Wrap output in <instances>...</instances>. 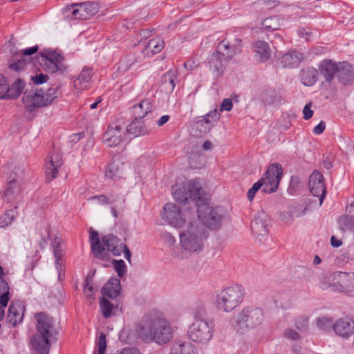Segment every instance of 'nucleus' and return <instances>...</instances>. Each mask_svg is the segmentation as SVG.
Segmentation results:
<instances>
[{
    "mask_svg": "<svg viewBox=\"0 0 354 354\" xmlns=\"http://www.w3.org/2000/svg\"><path fill=\"white\" fill-rule=\"evenodd\" d=\"M174 198L180 203L185 204L189 201L197 206L198 220L204 227L216 230L221 225V216L215 208H211L208 204L204 189L196 180H189L186 185L176 184L171 187Z\"/></svg>",
    "mask_w": 354,
    "mask_h": 354,
    "instance_id": "f257e3e1",
    "label": "nucleus"
},
{
    "mask_svg": "<svg viewBox=\"0 0 354 354\" xmlns=\"http://www.w3.org/2000/svg\"><path fill=\"white\" fill-rule=\"evenodd\" d=\"M135 332L145 343L166 344L173 337L169 323L163 314L156 309L145 313L135 324Z\"/></svg>",
    "mask_w": 354,
    "mask_h": 354,
    "instance_id": "f03ea898",
    "label": "nucleus"
},
{
    "mask_svg": "<svg viewBox=\"0 0 354 354\" xmlns=\"http://www.w3.org/2000/svg\"><path fill=\"white\" fill-rule=\"evenodd\" d=\"M35 317L37 333L32 337L31 346L37 354H48L50 339L57 333L53 320L42 312L38 313Z\"/></svg>",
    "mask_w": 354,
    "mask_h": 354,
    "instance_id": "7ed1b4c3",
    "label": "nucleus"
},
{
    "mask_svg": "<svg viewBox=\"0 0 354 354\" xmlns=\"http://www.w3.org/2000/svg\"><path fill=\"white\" fill-rule=\"evenodd\" d=\"M319 287L324 290L354 297V272L337 271L322 276Z\"/></svg>",
    "mask_w": 354,
    "mask_h": 354,
    "instance_id": "20e7f679",
    "label": "nucleus"
},
{
    "mask_svg": "<svg viewBox=\"0 0 354 354\" xmlns=\"http://www.w3.org/2000/svg\"><path fill=\"white\" fill-rule=\"evenodd\" d=\"M283 175V168L279 163H272L263 174L262 177L252 187L249 189L247 193V198L249 201H252L256 193L261 190L266 194H271L276 192L281 178Z\"/></svg>",
    "mask_w": 354,
    "mask_h": 354,
    "instance_id": "39448f33",
    "label": "nucleus"
},
{
    "mask_svg": "<svg viewBox=\"0 0 354 354\" xmlns=\"http://www.w3.org/2000/svg\"><path fill=\"white\" fill-rule=\"evenodd\" d=\"M182 247L189 252L202 251L203 241L207 238L205 228L198 221H190L186 229L180 234Z\"/></svg>",
    "mask_w": 354,
    "mask_h": 354,
    "instance_id": "423d86ee",
    "label": "nucleus"
},
{
    "mask_svg": "<svg viewBox=\"0 0 354 354\" xmlns=\"http://www.w3.org/2000/svg\"><path fill=\"white\" fill-rule=\"evenodd\" d=\"M239 53V46H230L229 41L225 39L218 43L216 51L212 54L209 59V68L214 76H222L225 68V63Z\"/></svg>",
    "mask_w": 354,
    "mask_h": 354,
    "instance_id": "0eeeda50",
    "label": "nucleus"
},
{
    "mask_svg": "<svg viewBox=\"0 0 354 354\" xmlns=\"http://www.w3.org/2000/svg\"><path fill=\"white\" fill-rule=\"evenodd\" d=\"M244 295V288L238 284L223 288L216 296L217 309L225 313L232 311L241 304Z\"/></svg>",
    "mask_w": 354,
    "mask_h": 354,
    "instance_id": "6e6552de",
    "label": "nucleus"
},
{
    "mask_svg": "<svg viewBox=\"0 0 354 354\" xmlns=\"http://www.w3.org/2000/svg\"><path fill=\"white\" fill-rule=\"evenodd\" d=\"M263 319L264 315L261 308L248 306L238 313L232 326L236 332L243 333L247 330L260 325Z\"/></svg>",
    "mask_w": 354,
    "mask_h": 354,
    "instance_id": "1a4fd4ad",
    "label": "nucleus"
},
{
    "mask_svg": "<svg viewBox=\"0 0 354 354\" xmlns=\"http://www.w3.org/2000/svg\"><path fill=\"white\" fill-rule=\"evenodd\" d=\"M58 96L57 88H50L45 93L42 90L30 91L24 93L23 102L25 106L32 111V109H39L50 104Z\"/></svg>",
    "mask_w": 354,
    "mask_h": 354,
    "instance_id": "9d476101",
    "label": "nucleus"
},
{
    "mask_svg": "<svg viewBox=\"0 0 354 354\" xmlns=\"http://www.w3.org/2000/svg\"><path fill=\"white\" fill-rule=\"evenodd\" d=\"M214 324L212 321L195 318L189 326L187 334L193 342L205 343L212 337Z\"/></svg>",
    "mask_w": 354,
    "mask_h": 354,
    "instance_id": "9b49d317",
    "label": "nucleus"
},
{
    "mask_svg": "<svg viewBox=\"0 0 354 354\" xmlns=\"http://www.w3.org/2000/svg\"><path fill=\"white\" fill-rule=\"evenodd\" d=\"M97 11V5L90 1L72 4L63 8L65 17L71 19L87 20Z\"/></svg>",
    "mask_w": 354,
    "mask_h": 354,
    "instance_id": "f8f14e48",
    "label": "nucleus"
},
{
    "mask_svg": "<svg viewBox=\"0 0 354 354\" xmlns=\"http://www.w3.org/2000/svg\"><path fill=\"white\" fill-rule=\"evenodd\" d=\"M126 121L122 117L117 118L114 123L109 125L107 130L103 135V141L109 147L118 146L124 135L123 131L126 126Z\"/></svg>",
    "mask_w": 354,
    "mask_h": 354,
    "instance_id": "ddd939ff",
    "label": "nucleus"
},
{
    "mask_svg": "<svg viewBox=\"0 0 354 354\" xmlns=\"http://www.w3.org/2000/svg\"><path fill=\"white\" fill-rule=\"evenodd\" d=\"M220 118V112H207L204 115L197 118L192 127L194 136L201 137L210 131Z\"/></svg>",
    "mask_w": 354,
    "mask_h": 354,
    "instance_id": "4468645a",
    "label": "nucleus"
},
{
    "mask_svg": "<svg viewBox=\"0 0 354 354\" xmlns=\"http://www.w3.org/2000/svg\"><path fill=\"white\" fill-rule=\"evenodd\" d=\"M162 219L175 227H183L186 222V216L176 204L168 203L164 205Z\"/></svg>",
    "mask_w": 354,
    "mask_h": 354,
    "instance_id": "2eb2a0df",
    "label": "nucleus"
},
{
    "mask_svg": "<svg viewBox=\"0 0 354 354\" xmlns=\"http://www.w3.org/2000/svg\"><path fill=\"white\" fill-rule=\"evenodd\" d=\"M25 82L17 79L10 87L7 78L0 75V99H15L19 96L24 88Z\"/></svg>",
    "mask_w": 354,
    "mask_h": 354,
    "instance_id": "dca6fc26",
    "label": "nucleus"
},
{
    "mask_svg": "<svg viewBox=\"0 0 354 354\" xmlns=\"http://www.w3.org/2000/svg\"><path fill=\"white\" fill-rule=\"evenodd\" d=\"M308 186L313 196L318 197L322 205L325 199L326 189L324 183V177L321 172L315 170L309 177Z\"/></svg>",
    "mask_w": 354,
    "mask_h": 354,
    "instance_id": "f3484780",
    "label": "nucleus"
},
{
    "mask_svg": "<svg viewBox=\"0 0 354 354\" xmlns=\"http://www.w3.org/2000/svg\"><path fill=\"white\" fill-rule=\"evenodd\" d=\"M26 307L24 304L19 300L11 301L7 316V322L12 326L15 327L22 322Z\"/></svg>",
    "mask_w": 354,
    "mask_h": 354,
    "instance_id": "a211bd4d",
    "label": "nucleus"
},
{
    "mask_svg": "<svg viewBox=\"0 0 354 354\" xmlns=\"http://www.w3.org/2000/svg\"><path fill=\"white\" fill-rule=\"evenodd\" d=\"M89 234L91 249L93 256L98 259H106L108 257V253L105 248L106 245L101 243L98 232L91 227Z\"/></svg>",
    "mask_w": 354,
    "mask_h": 354,
    "instance_id": "6ab92c4d",
    "label": "nucleus"
},
{
    "mask_svg": "<svg viewBox=\"0 0 354 354\" xmlns=\"http://www.w3.org/2000/svg\"><path fill=\"white\" fill-rule=\"evenodd\" d=\"M338 67L339 63L337 64L332 59H324L319 63V71L325 81L330 83L337 75Z\"/></svg>",
    "mask_w": 354,
    "mask_h": 354,
    "instance_id": "aec40b11",
    "label": "nucleus"
},
{
    "mask_svg": "<svg viewBox=\"0 0 354 354\" xmlns=\"http://www.w3.org/2000/svg\"><path fill=\"white\" fill-rule=\"evenodd\" d=\"M335 334L343 338H348L354 333V323L348 318H341L333 326Z\"/></svg>",
    "mask_w": 354,
    "mask_h": 354,
    "instance_id": "412c9836",
    "label": "nucleus"
},
{
    "mask_svg": "<svg viewBox=\"0 0 354 354\" xmlns=\"http://www.w3.org/2000/svg\"><path fill=\"white\" fill-rule=\"evenodd\" d=\"M251 230L254 234L264 236L268 234L267 215L264 212H259L255 214L251 221Z\"/></svg>",
    "mask_w": 354,
    "mask_h": 354,
    "instance_id": "4be33fe9",
    "label": "nucleus"
},
{
    "mask_svg": "<svg viewBox=\"0 0 354 354\" xmlns=\"http://www.w3.org/2000/svg\"><path fill=\"white\" fill-rule=\"evenodd\" d=\"M21 187L19 181L10 176L8 180L7 187L3 194L2 198L6 203H10L17 198L21 193Z\"/></svg>",
    "mask_w": 354,
    "mask_h": 354,
    "instance_id": "5701e85b",
    "label": "nucleus"
},
{
    "mask_svg": "<svg viewBox=\"0 0 354 354\" xmlns=\"http://www.w3.org/2000/svg\"><path fill=\"white\" fill-rule=\"evenodd\" d=\"M337 76L339 81L344 85L350 84L354 81V70L348 62H339Z\"/></svg>",
    "mask_w": 354,
    "mask_h": 354,
    "instance_id": "b1692460",
    "label": "nucleus"
},
{
    "mask_svg": "<svg viewBox=\"0 0 354 354\" xmlns=\"http://www.w3.org/2000/svg\"><path fill=\"white\" fill-rule=\"evenodd\" d=\"M102 241L114 256H120L122 254V245H124L121 240L113 234L104 235L102 237Z\"/></svg>",
    "mask_w": 354,
    "mask_h": 354,
    "instance_id": "393cba45",
    "label": "nucleus"
},
{
    "mask_svg": "<svg viewBox=\"0 0 354 354\" xmlns=\"http://www.w3.org/2000/svg\"><path fill=\"white\" fill-rule=\"evenodd\" d=\"M126 131L134 137L147 135L149 130L142 118H135L129 125L125 126Z\"/></svg>",
    "mask_w": 354,
    "mask_h": 354,
    "instance_id": "a878e982",
    "label": "nucleus"
},
{
    "mask_svg": "<svg viewBox=\"0 0 354 354\" xmlns=\"http://www.w3.org/2000/svg\"><path fill=\"white\" fill-rule=\"evenodd\" d=\"M121 290L120 281L118 278L111 277L102 288V292L109 298H116Z\"/></svg>",
    "mask_w": 354,
    "mask_h": 354,
    "instance_id": "bb28decb",
    "label": "nucleus"
},
{
    "mask_svg": "<svg viewBox=\"0 0 354 354\" xmlns=\"http://www.w3.org/2000/svg\"><path fill=\"white\" fill-rule=\"evenodd\" d=\"M303 58V55L299 52L290 50L281 57L280 64L284 68L295 67L299 64Z\"/></svg>",
    "mask_w": 354,
    "mask_h": 354,
    "instance_id": "cd10ccee",
    "label": "nucleus"
},
{
    "mask_svg": "<svg viewBox=\"0 0 354 354\" xmlns=\"http://www.w3.org/2000/svg\"><path fill=\"white\" fill-rule=\"evenodd\" d=\"M177 78L176 71L169 70L166 72L161 77L162 89L167 93H172L175 88Z\"/></svg>",
    "mask_w": 354,
    "mask_h": 354,
    "instance_id": "c85d7f7f",
    "label": "nucleus"
},
{
    "mask_svg": "<svg viewBox=\"0 0 354 354\" xmlns=\"http://www.w3.org/2000/svg\"><path fill=\"white\" fill-rule=\"evenodd\" d=\"M40 64L44 68V69L49 73L60 72L61 73H64L67 70V66L64 63L55 62L46 58H39Z\"/></svg>",
    "mask_w": 354,
    "mask_h": 354,
    "instance_id": "c756f323",
    "label": "nucleus"
},
{
    "mask_svg": "<svg viewBox=\"0 0 354 354\" xmlns=\"http://www.w3.org/2000/svg\"><path fill=\"white\" fill-rule=\"evenodd\" d=\"M317 71L313 67H307L300 72V77L302 84L305 86H313L317 80Z\"/></svg>",
    "mask_w": 354,
    "mask_h": 354,
    "instance_id": "7c9ffc66",
    "label": "nucleus"
},
{
    "mask_svg": "<svg viewBox=\"0 0 354 354\" xmlns=\"http://www.w3.org/2000/svg\"><path fill=\"white\" fill-rule=\"evenodd\" d=\"M254 51L256 53V56H258L259 61L263 62L268 60L270 57L269 45L266 41H256L254 44Z\"/></svg>",
    "mask_w": 354,
    "mask_h": 354,
    "instance_id": "2f4dec72",
    "label": "nucleus"
},
{
    "mask_svg": "<svg viewBox=\"0 0 354 354\" xmlns=\"http://www.w3.org/2000/svg\"><path fill=\"white\" fill-rule=\"evenodd\" d=\"M165 42L160 38L150 39L145 46L144 52L147 55H153L160 53L164 48Z\"/></svg>",
    "mask_w": 354,
    "mask_h": 354,
    "instance_id": "473e14b6",
    "label": "nucleus"
},
{
    "mask_svg": "<svg viewBox=\"0 0 354 354\" xmlns=\"http://www.w3.org/2000/svg\"><path fill=\"white\" fill-rule=\"evenodd\" d=\"M171 354H196V348L189 342L177 343L173 345Z\"/></svg>",
    "mask_w": 354,
    "mask_h": 354,
    "instance_id": "72a5a7b5",
    "label": "nucleus"
},
{
    "mask_svg": "<svg viewBox=\"0 0 354 354\" xmlns=\"http://www.w3.org/2000/svg\"><path fill=\"white\" fill-rule=\"evenodd\" d=\"M52 246L53 248V255L55 259V267L59 270L62 267L63 257L61 239L55 237L52 242Z\"/></svg>",
    "mask_w": 354,
    "mask_h": 354,
    "instance_id": "f704fd0d",
    "label": "nucleus"
},
{
    "mask_svg": "<svg viewBox=\"0 0 354 354\" xmlns=\"http://www.w3.org/2000/svg\"><path fill=\"white\" fill-rule=\"evenodd\" d=\"M339 229L342 232H353L354 230V216L346 214L338 219Z\"/></svg>",
    "mask_w": 354,
    "mask_h": 354,
    "instance_id": "c9c22d12",
    "label": "nucleus"
},
{
    "mask_svg": "<svg viewBox=\"0 0 354 354\" xmlns=\"http://www.w3.org/2000/svg\"><path fill=\"white\" fill-rule=\"evenodd\" d=\"M99 304L102 315L106 319L111 317L113 310L118 309L117 305H113L105 297L100 298Z\"/></svg>",
    "mask_w": 354,
    "mask_h": 354,
    "instance_id": "e433bc0d",
    "label": "nucleus"
},
{
    "mask_svg": "<svg viewBox=\"0 0 354 354\" xmlns=\"http://www.w3.org/2000/svg\"><path fill=\"white\" fill-rule=\"evenodd\" d=\"M17 206L7 210L3 214L0 216V227H6L10 225L17 218V212L16 211Z\"/></svg>",
    "mask_w": 354,
    "mask_h": 354,
    "instance_id": "4c0bfd02",
    "label": "nucleus"
},
{
    "mask_svg": "<svg viewBox=\"0 0 354 354\" xmlns=\"http://www.w3.org/2000/svg\"><path fill=\"white\" fill-rule=\"evenodd\" d=\"M262 28L266 30H275L280 28V19L278 16H272L265 19L261 23Z\"/></svg>",
    "mask_w": 354,
    "mask_h": 354,
    "instance_id": "58836bf2",
    "label": "nucleus"
},
{
    "mask_svg": "<svg viewBox=\"0 0 354 354\" xmlns=\"http://www.w3.org/2000/svg\"><path fill=\"white\" fill-rule=\"evenodd\" d=\"M334 322L332 318L322 316L317 318L316 324L319 329L328 332L333 330Z\"/></svg>",
    "mask_w": 354,
    "mask_h": 354,
    "instance_id": "ea45409f",
    "label": "nucleus"
},
{
    "mask_svg": "<svg viewBox=\"0 0 354 354\" xmlns=\"http://www.w3.org/2000/svg\"><path fill=\"white\" fill-rule=\"evenodd\" d=\"M136 62V57L134 54H129L123 57L118 65V70L121 72H125Z\"/></svg>",
    "mask_w": 354,
    "mask_h": 354,
    "instance_id": "a19ab883",
    "label": "nucleus"
},
{
    "mask_svg": "<svg viewBox=\"0 0 354 354\" xmlns=\"http://www.w3.org/2000/svg\"><path fill=\"white\" fill-rule=\"evenodd\" d=\"M105 175L107 178L115 179L120 177L122 171L119 168V165L115 162L112 161L107 165Z\"/></svg>",
    "mask_w": 354,
    "mask_h": 354,
    "instance_id": "79ce46f5",
    "label": "nucleus"
},
{
    "mask_svg": "<svg viewBox=\"0 0 354 354\" xmlns=\"http://www.w3.org/2000/svg\"><path fill=\"white\" fill-rule=\"evenodd\" d=\"M307 205L295 203L289 208L290 215L292 218H299L304 216L307 210Z\"/></svg>",
    "mask_w": 354,
    "mask_h": 354,
    "instance_id": "37998d69",
    "label": "nucleus"
},
{
    "mask_svg": "<svg viewBox=\"0 0 354 354\" xmlns=\"http://www.w3.org/2000/svg\"><path fill=\"white\" fill-rule=\"evenodd\" d=\"M119 339L121 342L128 344H133L136 341V335L127 329H123L121 331Z\"/></svg>",
    "mask_w": 354,
    "mask_h": 354,
    "instance_id": "c03bdc74",
    "label": "nucleus"
},
{
    "mask_svg": "<svg viewBox=\"0 0 354 354\" xmlns=\"http://www.w3.org/2000/svg\"><path fill=\"white\" fill-rule=\"evenodd\" d=\"M301 179L298 176H292L290 178V181L288 187V192L290 195L297 194L299 189Z\"/></svg>",
    "mask_w": 354,
    "mask_h": 354,
    "instance_id": "a18cd8bd",
    "label": "nucleus"
},
{
    "mask_svg": "<svg viewBox=\"0 0 354 354\" xmlns=\"http://www.w3.org/2000/svg\"><path fill=\"white\" fill-rule=\"evenodd\" d=\"M109 198L110 205H118L119 203L120 206H123L125 203V198L124 196H122L120 193H117L112 190L108 195Z\"/></svg>",
    "mask_w": 354,
    "mask_h": 354,
    "instance_id": "49530a36",
    "label": "nucleus"
},
{
    "mask_svg": "<svg viewBox=\"0 0 354 354\" xmlns=\"http://www.w3.org/2000/svg\"><path fill=\"white\" fill-rule=\"evenodd\" d=\"M91 77V69L90 68L84 67L78 78L75 81V84L79 85L82 83H88Z\"/></svg>",
    "mask_w": 354,
    "mask_h": 354,
    "instance_id": "de8ad7c7",
    "label": "nucleus"
},
{
    "mask_svg": "<svg viewBox=\"0 0 354 354\" xmlns=\"http://www.w3.org/2000/svg\"><path fill=\"white\" fill-rule=\"evenodd\" d=\"M113 264L114 269L118 273V277L122 278L127 273V268L124 261L122 259H113Z\"/></svg>",
    "mask_w": 354,
    "mask_h": 354,
    "instance_id": "09e8293b",
    "label": "nucleus"
},
{
    "mask_svg": "<svg viewBox=\"0 0 354 354\" xmlns=\"http://www.w3.org/2000/svg\"><path fill=\"white\" fill-rule=\"evenodd\" d=\"M50 60L64 63V57L59 53H57L54 51L46 50L40 55V59L46 58Z\"/></svg>",
    "mask_w": 354,
    "mask_h": 354,
    "instance_id": "8fccbe9b",
    "label": "nucleus"
},
{
    "mask_svg": "<svg viewBox=\"0 0 354 354\" xmlns=\"http://www.w3.org/2000/svg\"><path fill=\"white\" fill-rule=\"evenodd\" d=\"M59 167H55V165L52 164H46V181L50 182L52 181L55 178H56L57 174L58 173V169Z\"/></svg>",
    "mask_w": 354,
    "mask_h": 354,
    "instance_id": "3c124183",
    "label": "nucleus"
},
{
    "mask_svg": "<svg viewBox=\"0 0 354 354\" xmlns=\"http://www.w3.org/2000/svg\"><path fill=\"white\" fill-rule=\"evenodd\" d=\"M97 347V354H105L106 350V335L101 333L96 342Z\"/></svg>",
    "mask_w": 354,
    "mask_h": 354,
    "instance_id": "603ef678",
    "label": "nucleus"
},
{
    "mask_svg": "<svg viewBox=\"0 0 354 354\" xmlns=\"http://www.w3.org/2000/svg\"><path fill=\"white\" fill-rule=\"evenodd\" d=\"M295 326L300 331H306L308 328V318L304 316L298 317L295 321Z\"/></svg>",
    "mask_w": 354,
    "mask_h": 354,
    "instance_id": "864d4df0",
    "label": "nucleus"
},
{
    "mask_svg": "<svg viewBox=\"0 0 354 354\" xmlns=\"http://www.w3.org/2000/svg\"><path fill=\"white\" fill-rule=\"evenodd\" d=\"M342 257L346 262H354V244H351L342 251Z\"/></svg>",
    "mask_w": 354,
    "mask_h": 354,
    "instance_id": "5fc2aeb1",
    "label": "nucleus"
},
{
    "mask_svg": "<svg viewBox=\"0 0 354 354\" xmlns=\"http://www.w3.org/2000/svg\"><path fill=\"white\" fill-rule=\"evenodd\" d=\"M131 109H140L145 111H151L152 109V104L149 99H145L138 103H136L131 106Z\"/></svg>",
    "mask_w": 354,
    "mask_h": 354,
    "instance_id": "6e6d98bb",
    "label": "nucleus"
},
{
    "mask_svg": "<svg viewBox=\"0 0 354 354\" xmlns=\"http://www.w3.org/2000/svg\"><path fill=\"white\" fill-rule=\"evenodd\" d=\"M96 200L98 203V204L101 205H106L110 203L109 198L107 195L105 194H101V195H95L93 196H91L88 198V201H94Z\"/></svg>",
    "mask_w": 354,
    "mask_h": 354,
    "instance_id": "4d7b16f0",
    "label": "nucleus"
},
{
    "mask_svg": "<svg viewBox=\"0 0 354 354\" xmlns=\"http://www.w3.org/2000/svg\"><path fill=\"white\" fill-rule=\"evenodd\" d=\"M85 136L84 131L79 132L77 133L71 134L68 139V143L71 147H73L74 145L77 143L81 139H82Z\"/></svg>",
    "mask_w": 354,
    "mask_h": 354,
    "instance_id": "13d9d810",
    "label": "nucleus"
},
{
    "mask_svg": "<svg viewBox=\"0 0 354 354\" xmlns=\"http://www.w3.org/2000/svg\"><path fill=\"white\" fill-rule=\"evenodd\" d=\"M26 64V61L24 58L16 59L14 62L10 64V68L15 71H19L22 70Z\"/></svg>",
    "mask_w": 354,
    "mask_h": 354,
    "instance_id": "bf43d9fd",
    "label": "nucleus"
},
{
    "mask_svg": "<svg viewBox=\"0 0 354 354\" xmlns=\"http://www.w3.org/2000/svg\"><path fill=\"white\" fill-rule=\"evenodd\" d=\"M48 163L59 167L62 165L61 155L58 153H53L50 156V161Z\"/></svg>",
    "mask_w": 354,
    "mask_h": 354,
    "instance_id": "052dcab7",
    "label": "nucleus"
},
{
    "mask_svg": "<svg viewBox=\"0 0 354 354\" xmlns=\"http://www.w3.org/2000/svg\"><path fill=\"white\" fill-rule=\"evenodd\" d=\"M299 37L303 38L306 41H310L313 37V33L306 28H301L298 30Z\"/></svg>",
    "mask_w": 354,
    "mask_h": 354,
    "instance_id": "680f3d73",
    "label": "nucleus"
},
{
    "mask_svg": "<svg viewBox=\"0 0 354 354\" xmlns=\"http://www.w3.org/2000/svg\"><path fill=\"white\" fill-rule=\"evenodd\" d=\"M48 80V76L43 73L36 74L35 76L32 77V80L36 85L46 82Z\"/></svg>",
    "mask_w": 354,
    "mask_h": 354,
    "instance_id": "e2e57ef3",
    "label": "nucleus"
},
{
    "mask_svg": "<svg viewBox=\"0 0 354 354\" xmlns=\"http://www.w3.org/2000/svg\"><path fill=\"white\" fill-rule=\"evenodd\" d=\"M233 106V100L231 98H225L220 106L219 111H231Z\"/></svg>",
    "mask_w": 354,
    "mask_h": 354,
    "instance_id": "0e129e2a",
    "label": "nucleus"
},
{
    "mask_svg": "<svg viewBox=\"0 0 354 354\" xmlns=\"http://www.w3.org/2000/svg\"><path fill=\"white\" fill-rule=\"evenodd\" d=\"M284 335L287 338L292 340H297L299 338V333L292 329L286 330L284 332Z\"/></svg>",
    "mask_w": 354,
    "mask_h": 354,
    "instance_id": "69168bd1",
    "label": "nucleus"
},
{
    "mask_svg": "<svg viewBox=\"0 0 354 354\" xmlns=\"http://www.w3.org/2000/svg\"><path fill=\"white\" fill-rule=\"evenodd\" d=\"M199 65V62L196 59H190L184 63V66L187 70H193Z\"/></svg>",
    "mask_w": 354,
    "mask_h": 354,
    "instance_id": "338daca9",
    "label": "nucleus"
},
{
    "mask_svg": "<svg viewBox=\"0 0 354 354\" xmlns=\"http://www.w3.org/2000/svg\"><path fill=\"white\" fill-rule=\"evenodd\" d=\"M326 129V124L324 121H320V122L315 126L313 129V133L315 135H319L324 132Z\"/></svg>",
    "mask_w": 354,
    "mask_h": 354,
    "instance_id": "774afa93",
    "label": "nucleus"
}]
</instances>
